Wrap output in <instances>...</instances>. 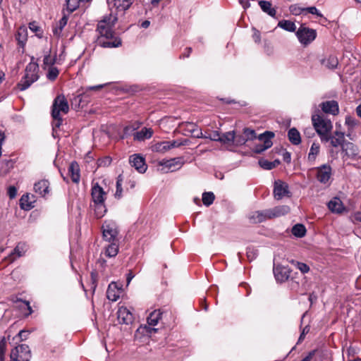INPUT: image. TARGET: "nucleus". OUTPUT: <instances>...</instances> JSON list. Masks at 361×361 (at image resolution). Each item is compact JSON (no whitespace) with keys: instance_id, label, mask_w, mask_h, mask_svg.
Returning <instances> with one entry per match:
<instances>
[{"instance_id":"obj_41","label":"nucleus","mask_w":361,"mask_h":361,"mask_svg":"<svg viewBox=\"0 0 361 361\" xmlns=\"http://www.w3.org/2000/svg\"><path fill=\"white\" fill-rule=\"evenodd\" d=\"M214 199L215 196L212 192H204L202 194V202L207 207L210 206L213 203Z\"/></svg>"},{"instance_id":"obj_21","label":"nucleus","mask_w":361,"mask_h":361,"mask_svg":"<svg viewBox=\"0 0 361 361\" xmlns=\"http://www.w3.org/2000/svg\"><path fill=\"white\" fill-rule=\"evenodd\" d=\"M49 182L48 180L42 179L35 183L34 185V190L42 197H45L49 194Z\"/></svg>"},{"instance_id":"obj_15","label":"nucleus","mask_w":361,"mask_h":361,"mask_svg":"<svg viewBox=\"0 0 361 361\" xmlns=\"http://www.w3.org/2000/svg\"><path fill=\"white\" fill-rule=\"evenodd\" d=\"M134 0H107V4L111 9H115L117 12H125L133 4Z\"/></svg>"},{"instance_id":"obj_63","label":"nucleus","mask_w":361,"mask_h":361,"mask_svg":"<svg viewBox=\"0 0 361 361\" xmlns=\"http://www.w3.org/2000/svg\"><path fill=\"white\" fill-rule=\"evenodd\" d=\"M30 332L27 331L21 330L19 331L16 336L19 337L20 340L23 341L27 338Z\"/></svg>"},{"instance_id":"obj_27","label":"nucleus","mask_w":361,"mask_h":361,"mask_svg":"<svg viewBox=\"0 0 361 361\" xmlns=\"http://www.w3.org/2000/svg\"><path fill=\"white\" fill-rule=\"evenodd\" d=\"M154 131L152 128H143L140 131L133 133L135 140L144 141L149 139L153 135Z\"/></svg>"},{"instance_id":"obj_59","label":"nucleus","mask_w":361,"mask_h":361,"mask_svg":"<svg viewBox=\"0 0 361 361\" xmlns=\"http://www.w3.org/2000/svg\"><path fill=\"white\" fill-rule=\"evenodd\" d=\"M297 267L303 274L307 273L310 270L309 267L306 264L302 262H297Z\"/></svg>"},{"instance_id":"obj_31","label":"nucleus","mask_w":361,"mask_h":361,"mask_svg":"<svg viewBox=\"0 0 361 361\" xmlns=\"http://www.w3.org/2000/svg\"><path fill=\"white\" fill-rule=\"evenodd\" d=\"M118 252V245L117 241L109 242L108 246L105 248V255L108 257H114L117 255Z\"/></svg>"},{"instance_id":"obj_50","label":"nucleus","mask_w":361,"mask_h":361,"mask_svg":"<svg viewBox=\"0 0 361 361\" xmlns=\"http://www.w3.org/2000/svg\"><path fill=\"white\" fill-rule=\"evenodd\" d=\"M28 199V195H23L22 197L20 198V207L23 209H25V210H30L34 206L32 205V202H30V203H27L25 204V202H27Z\"/></svg>"},{"instance_id":"obj_35","label":"nucleus","mask_w":361,"mask_h":361,"mask_svg":"<svg viewBox=\"0 0 361 361\" xmlns=\"http://www.w3.org/2000/svg\"><path fill=\"white\" fill-rule=\"evenodd\" d=\"M161 317V312L159 310L152 312L147 318V324L149 326H156Z\"/></svg>"},{"instance_id":"obj_58","label":"nucleus","mask_w":361,"mask_h":361,"mask_svg":"<svg viewBox=\"0 0 361 361\" xmlns=\"http://www.w3.org/2000/svg\"><path fill=\"white\" fill-rule=\"evenodd\" d=\"M111 162V159L109 157H106L102 159H99L98 161V166H107L110 165Z\"/></svg>"},{"instance_id":"obj_38","label":"nucleus","mask_w":361,"mask_h":361,"mask_svg":"<svg viewBox=\"0 0 361 361\" xmlns=\"http://www.w3.org/2000/svg\"><path fill=\"white\" fill-rule=\"evenodd\" d=\"M320 146L319 144L314 142L310 149L308 153V161L310 162H314L319 153Z\"/></svg>"},{"instance_id":"obj_42","label":"nucleus","mask_w":361,"mask_h":361,"mask_svg":"<svg viewBox=\"0 0 361 361\" xmlns=\"http://www.w3.org/2000/svg\"><path fill=\"white\" fill-rule=\"evenodd\" d=\"M68 22V18L63 16L59 21V26L54 28L53 32L55 35H59L63 28L66 25Z\"/></svg>"},{"instance_id":"obj_30","label":"nucleus","mask_w":361,"mask_h":361,"mask_svg":"<svg viewBox=\"0 0 361 361\" xmlns=\"http://www.w3.org/2000/svg\"><path fill=\"white\" fill-rule=\"evenodd\" d=\"M14 162L11 159L0 161V175L5 176L13 168Z\"/></svg>"},{"instance_id":"obj_43","label":"nucleus","mask_w":361,"mask_h":361,"mask_svg":"<svg viewBox=\"0 0 361 361\" xmlns=\"http://www.w3.org/2000/svg\"><path fill=\"white\" fill-rule=\"evenodd\" d=\"M123 178L121 175H119L116 180V190L115 192V197L120 199L122 197L123 188H122Z\"/></svg>"},{"instance_id":"obj_45","label":"nucleus","mask_w":361,"mask_h":361,"mask_svg":"<svg viewBox=\"0 0 361 361\" xmlns=\"http://www.w3.org/2000/svg\"><path fill=\"white\" fill-rule=\"evenodd\" d=\"M289 11L291 14L294 16H299L305 12V8L300 7L298 4H293L290 6Z\"/></svg>"},{"instance_id":"obj_37","label":"nucleus","mask_w":361,"mask_h":361,"mask_svg":"<svg viewBox=\"0 0 361 361\" xmlns=\"http://www.w3.org/2000/svg\"><path fill=\"white\" fill-rule=\"evenodd\" d=\"M278 26L281 28L283 29L284 30L288 31V32H296V25L295 24L290 20H280L278 23Z\"/></svg>"},{"instance_id":"obj_5","label":"nucleus","mask_w":361,"mask_h":361,"mask_svg":"<svg viewBox=\"0 0 361 361\" xmlns=\"http://www.w3.org/2000/svg\"><path fill=\"white\" fill-rule=\"evenodd\" d=\"M317 35L316 30L310 28L305 24H301L295 32V35L299 42L303 47H307L310 44L316 39Z\"/></svg>"},{"instance_id":"obj_6","label":"nucleus","mask_w":361,"mask_h":361,"mask_svg":"<svg viewBox=\"0 0 361 361\" xmlns=\"http://www.w3.org/2000/svg\"><path fill=\"white\" fill-rule=\"evenodd\" d=\"M312 171L315 172V177L320 183L329 185V180L332 176V168L328 164L313 168Z\"/></svg>"},{"instance_id":"obj_28","label":"nucleus","mask_w":361,"mask_h":361,"mask_svg":"<svg viewBox=\"0 0 361 361\" xmlns=\"http://www.w3.org/2000/svg\"><path fill=\"white\" fill-rule=\"evenodd\" d=\"M16 39L18 41L19 46L23 48L27 39V30L26 27H20L16 34Z\"/></svg>"},{"instance_id":"obj_20","label":"nucleus","mask_w":361,"mask_h":361,"mask_svg":"<svg viewBox=\"0 0 361 361\" xmlns=\"http://www.w3.org/2000/svg\"><path fill=\"white\" fill-rule=\"evenodd\" d=\"M121 293V288L118 286L117 283L111 282L108 286L106 297L109 300L116 302L120 298Z\"/></svg>"},{"instance_id":"obj_2","label":"nucleus","mask_w":361,"mask_h":361,"mask_svg":"<svg viewBox=\"0 0 361 361\" xmlns=\"http://www.w3.org/2000/svg\"><path fill=\"white\" fill-rule=\"evenodd\" d=\"M91 197L94 203V214L97 219L102 218L106 213L105 200L106 193L98 183H94L91 189Z\"/></svg>"},{"instance_id":"obj_48","label":"nucleus","mask_w":361,"mask_h":361,"mask_svg":"<svg viewBox=\"0 0 361 361\" xmlns=\"http://www.w3.org/2000/svg\"><path fill=\"white\" fill-rule=\"evenodd\" d=\"M54 114H51V117L53 118L52 121V128L53 130H55V129L60 128V126L62 125L63 123V118L60 115H56L54 116Z\"/></svg>"},{"instance_id":"obj_24","label":"nucleus","mask_w":361,"mask_h":361,"mask_svg":"<svg viewBox=\"0 0 361 361\" xmlns=\"http://www.w3.org/2000/svg\"><path fill=\"white\" fill-rule=\"evenodd\" d=\"M320 62L322 66L330 70H334L338 66V59L334 55H329L322 59Z\"/></svg>"},{"instance_id":"obj_29","label":"nucleus","mask_w":361,"mask_h":361,"mask_svg":"<svg viewBox=\"0 0 361 361\" xmlns=\"http://www.w3.org/2000/svg\"><path fill=\"white\" fill-rule=\"evenodd\" d=\"M288 137L293 145H298L301 142L300 134L295 128H292L288 130Z\"/></svg>"},{"instance_id":"obj_11","label":"nucleus","mask_w":361,"mask_h":361,"mask_svg":"<svg viewBox=\"0 0 361 361\" xmlns=\"http://www.w3.org/2000/svg\"><path fill=\"white\" fill-rule=\"evenodd\" d=\"M68 111L69 106L65 96L63 94L58 95L54 99L51 114H54V116H56V115H60L61 112L66 114Z\"/></svg>"},{"instance_id":"obj_39","label":"nucleus","mask_w":361,"mask_h":361,"mask_svg":"<svg viewBox=\"0 0 361 361\" xmlns=\"http://www.w3.org/2000/svg\"><path fill=\"white\" fill-rule=\"evenodd\" d=\"M180 126L184 130L190 133L193 137L194 134L198 133V130H202L198 128L197 126L195 123L192 122L183 123Z\"/></svg>"},{"instance_id":"obj_32","label":"nucleus","mask_w":361,"mask_h":361,"mask_svg":"<svg viewBox=\"0 0 361 361\" xmlns=\"http://www.w3.org/2000/svg\"><path fill=\"white\" fill-rule=\"evenodd\" d=\"M235 139V131H228L220 135L219 142L228 146L233 145V140Z\"/></svg>"},{"instance_id":"obj_53","label":"nucleus","mask_w":361,"mask_h":361,"mask_svg":"<svg viewBox=\"0 0 361 361\" xmlns=\"http://www.w3.org/2000/svg\"><path fill=\"white\" fill-rule=\"evenodd\" d=\"M168 142H169V149H171L172 148L178 147L182 145H185L188 143V140H184L183 141L172 140V141H168Z\"/></svg>"},{"instance_id":"obj_18","label":"nucleus","mask_w":361,"mask_h":361,"mask_svg":"<svg viewBox=\"0 0 361 361\" xmlns=\"http://www.w3.org/2000/svg\"><path fill=\"white\" fill-rule=\"evenodd\" d=\"M320 107L323 112L336 116L339 113L338 103L335 100H329L322 102Z\"/></svg>"},{"instance_id":"obj_14","label":"nucleus","mask_w":361,"mask_h":361,"mask_svg":"<svg viewBox=\"0 0 361 361\" xmlns=\"http://www.w3.org/2000/svg\"><path fill=\"white\" fill-rule=\"evenodd\" d=\"M328 140L326 141H322V142H330L331 146L334 147H338L339 146L343 148V145L345 144V133L335 130L332 135L331 133L327 135Z\"/></svg>"},{"instance_id":"obj_64","label":"nucleus","mask_w":361,"mask_h":361,"mask_svg":"<svg viewBox=\"0 0 361 361\" xmlns=\"http://www.w3.org/2000/svg\"><path fill=\"white\" fill-rule=\"evenodd\" d=\"M317 351V350H311L301 361H311Z\"/></svg>"},{"instance_id":"obj_52","label":"nucleus","mask_w":361,"mask_h":361,"mask_svg":"<svg viewBox=\"0 0 361 361\" xmlns=\"http://www.w3.org/2000/svg\"><path fill=\"white\" fill-rule=\"evenodd\" d=\"M29 28L31 31L35 32L36 35L39 37H42V31L40 27L37 25L35 22H32L29 23Z\"/></svg>"},{"instance_id":"obj_60","label":"nucleus","mask_w":361,"mask_h":361,"mask_svg":"<svg viewBox=\"0 0 361 361\" xmlns=\"http://www.w3.org/2000/svg\"><path fill=\"white\" fill-rule=\"evenodd\" d=\"M24 254L23 248L20 246V245H18L16 248L13 250V252L12 255H16L18 257H20L23 256Z\"/></svg>"},{"instance_id":"obj_56","label":"nucleus","mask_w":361,"mask_h":361,"mask_svg":"<svg viewBox=\"0 0 361 361\" xmlns=\"http://www.w3.org/2000/svg\"><path fill=\"white\" fill-rule=\"evenodd\" d=\"M305 11H307L309 13L315 15L319 18H324V16L322 15V13L315 6L307 7V8H305Z\"/></svg>"},{"instance_id":"obj_10","label":"nucleus","mask_w":361,"mask_h":361,"mask_svg":"<svg viewBox=\"0 0 361 361\" xmlns=\"http://www.w3.org/2000/svg\"><path fill=\"white\" fill-rule=\"evenodd\" d=\"M274 137V133L271 131H266L260 134L257 138L262 143L256 145L253 149V152L256 154H261L267 149L270 148L273 142L271 139Z\"/></svg>"},{"instance_id":"obj_49","label":"nucleus","mask_w":361,"mask_h":361,"mask_svg":"<svg viewBox=\"0 0 361 361\" xmlns=\"http://www.w3.org/2000/svg\"><path fill=\"white\" fill-rule=\"evenodd\" d=\"M243 135L247 140H252L257 137L255 131L248 128L243 129Z\"/></svg>"},{"instance_id":"obj_4","label":"nucleus","mask_w":361,"mask_h":361,"mask_svg":"<svg viewBox=\"0 0 361 361\" xmlns=\"http://www.w3.org/2000/svg\"><path fill=\"white\" fill-rule=\"evenodd\" d=\"M312 122L315 131L319 135L321 141H326L327 135L331 132L333 124L329 119L324 118L319 114L312 116Z\"/></svg>"},{"instance_id":"obj_7","label":"nucleus","mask_w":361,"mask_h":361,"mask_svg":"<svg viewBox=\"0 0 361 361\" xmlns=\"http://www.w3.org/2000/svg\"><path fill=\"white\" fill-rule=\"evenodd\" d=\"M30 350L25 344L18 345L11 353V361H30Z\"/></svg>"},{"instance_id":"obj_55","label":"nucleus","mask_w":361,"mask_h":361,"mask_svg":"<svg viewBox=\"0 0 361 361\" xmlns=\"http://www.w3.org/2000/svg\"><path fill=\"white\" fill-rule=\"evenodd\" d=\"M246 254H247V259L250 262L253 261L257 257V256L258 255L257 250L254 248H251V247H248L247 249Z\"/></svg>"},{"instance_id":"obj_8","label":"nucleus","mask_w":361,"mask_h":361,"mask_svg":"<svg viewBox=\"0 0 361 361\" xmlns=\"http://www.w3.org/2000/svg\"><path fill=\"white\" fill-rule=\"evenodd\" d=\"M103 238L108 242L117 241L116 237L118 234V226L115 221H105L102 227Z\"/></svg>"},{"instance_id":"obj_22","label":"nucleus","mask_w":361,"mask_h":361,"mask_svg":"<svg viewBox=\"0 0 361 361\" xmlns=\"http://www.w3.org/2000/svg\"><path fill=\"white\" fill-rule=\"evenodd\" d=\"M248 218L252 224H259L269 219L266 209L253 212L249 215Z\"/></svg>"},{"instance_id":"obj_25","label":"nucleus","mask_w":361,"mask_h":361,"mask_svg":"<svg viewBox=\"0 0 361 361\" xmlns=\"http://www.w3.org/2000/svg\"><path fill=\"white\" fill-rule=\"evenodd\" d=\"M329 209L334 213H342L345 210V207L342 201L338 197H334L328 203Z\"/></svg>"},{"instance_id":"obj_19","label":"nucleus","mask_w":361,"mask_h":361,"mask_svg":"<svg viewBox=\"0 0 361 361\" xmlns=\"http://www.w3.org/2000/svg\"><path fill=\"white\" fill-rule=\"evenodd\" d=\"M266 210L268 219H271L288 214L290 212V207L287 205H280Z\"/></svg>"},{"instance_id":"obj_54","label":"nucleus","mask_w":361,"mask_h":361,"mask_svg":"<svg viewBox=\"0 0 361 361\" xmlns=\"http://www.w3.org/2000/svg\"><path fill=\"white\" fill-rule=\"evenodd\" d=\"M138 128L136 125H129L123 129V137H128L137 128Z\"/></svg>"},{"instance_id":"obj_16","label":"nucleus","mask_w":361,"mask_h":361,"mask_svg":"<svg viewBox=\"0 0 361 361\" xmlns=\"http://www.w3.org/2000/svg\"><path fill=\"white\" fill-rule=\"evenodd\" d=\"M130 165L139 173H145L147 169L145 158L140 154H134L129 157Z\"/></svg>"},{"instance_id":"obj_46","label":"nucleus","mask_w":361,"mask_h":361,"mask_svg":"<svg viewBox=\"0 0 361 361\" xmlns=\"http://www.w3.org/2000/svg\"><path fill=\"white\" fill-rule=\"evenodd\" d=\"M59 73V69L56 67H51L49 68L48 73L47 74V78L51 80L54 81L56 79Z\"/></svg>"},{"instance_id":"obj_62","label":"nucleus","mask_w":361,"mask_h":361,"mask_svg":"<svg viewBox=\"0 0 361 361\" xmlns=\"http://www.w3.org/2000/svg\"><path fill=\"white\" fill-rule=\"evenodd\" d=\"M8 195L11 199L14 198L17 195V190L14 186H10L8 188Z\"/></svg>"},{"instance_id":"obj_44","label":"nucleus","mask_w":361,"mask_h":361,"mask_svg":"<svg viewBox=\"0 0 361 361\" xmlns=\"http://www.w3.org/2000/svg\"><path fill=\"white\" fill-rule=\"evenodd\" d=\"M81 0H66V8L69 13H72L75 11L80 4Z\"/></svg>"},{"instance_id":"obj_1","label":"nucleus","mask_w":361,"mask_h":361,"mask_svg":"<svg viewBox=\"0 0 361 361\" xmlns=\"http://www.w3.org/2000/svg\"><path fill=\"white\" fill-rule=\"evenodd\" d=\"M117 20L116 17H114L111 20V17L104 18L100 20L97 24V32L98 36L96 39V43L98 46L104 48L118 47L121 45V40L118 37H114L113 27L114 22Z\"/></svg>"},{"instance_id":"obj_61","label":"nucleus","mask_w":361,"mask_h":361,"mask_svg":"<svg viewBox=\"0 0 361 361\" xmlns=\"http://www.w3.org/2000/svg\"><path fill=\"white\" fill-rule=\"evenodd\" d=\"M310 331V327L308 326H306L302 331L300 335V337L298 338V343L302 342L304 338H305V335L309 332Z\"/></svg>"},{"instance_id":"obj_13","label":"nucleus","mask_w":361,"mask_h":361,"mask_svg":"<svg viewBox=\"0 0 361 361\" xmlns=\"http://www.w3.org/2000/svg\"><path fill=\"white\" fill-rule=\"evenodd\" d=\"M342 152L344 154L343 157L344 160L347 159L357 160L360 158L358 147L352 142H345L343 145Z\"/></svg>"},{"instance_id":"obj_17","label":"nucleus","mask_w":361,"mask_h":361,"mask_svg":"<svg viewBox=\"0 0 361 361\" xmlns=\"http://www.w3.org/2000/svg\"><path fill=\"white\" fill-rule=\"evenodd\" d=\"M117 317L119 323L130 324L133 322V315L126 307H121L117 312Z\"/></svg>"},{"instance_id":"obj_36","label":"nucleus","mask_w":361,"mask_h":361,"mask_svg":"<svg viewBox=\"0 0 361 361\" xmlns=\"http://www.w3.org/2000/svg\"><path fill=\"white\" fill-rule=\"evenodd\" d=\"M220 133L217 130L214 131L212 134L207 135L203 134L202 130H198L197 134H194V137L197 138H208L212 141H219L220 140Z\"/></svg>"},{"instance_id":"obj_12","label":"nucleus","mask_w":361,"mask_h":361,"mask_svg":"<svg viewBox=\"0 0 361 361\" xmlns=\"http://www.w3.org/2000/svg\"><path fill=\"white\" fill-rule=\"evenodd\" d=\"M273 193L274 198L277 200H281L285 196H290L288 185L281 180L274 181Z\"/></svg>"},{"instance_id":"obj_3","label":"nucleus","mask_w":361,"mask_h":361,"mask_svg":"<svg viewBox=\"0 0 361 361\" xmlns=\"http://www.w3.org/2000/svg\"><path fill=\"white\" fill-rule=\"evenodd\" d=\"M33 59L32 57L31 61L26 66L25 75L18 83V87L20 91L27 90L39 79V66L36 62L32 61Z\"/></svg>"},{"instance_id":"obj_33","label":"nucleus","mask_w":361,"mask_h":361,"mask_svg":"<svg viewBox=\"0 0 361 361\" xmlns=\"http://www.w3.org/2000/svg\"><path fill=\"white\" fill-rule=\"evenodd\" d=\"M152 151L158 153H165L169 150L168 141L159 142L152 145Z\"/></svg>"},{"instance_id":"obj_26","label":"nucleus","mask_w":361,"mask_h":361,"mask_svg":"<svg viewBox=\"0 0 361 361\" xmlns=\"http://www.w3.org/2000/svg\"><path fill=\"white\" fill-rule=\"evenodd\" d=\"M68 173L73 183H78L80 181V168L78 164L76 161H72L69 165Z\"/></svg>"},{"instance_id":"obj_23","label":"nucleus","mask_w":361,"mask_h":361,"mask_svg":"<svg viewBox=\"0 0 361 361\" xmlns=\"http://www.w3.org/2000/svg\"><path fill=\"white\" fill-rule=\"evenodd\" d=\"M274 274L276 281L283 282L289 277V272L286 267L277 266L274 267Z\"/></svg>"},{"instance_id":"obj_57","label":"nucleus","mask_w":361,"mask_h":361,"mask_svg":"<svg viewBox=\"0 0 361 361\" xmlns=\"http://www.w3.org/2000/svg\"><path fill=\"white\" fill-rule=\"evenodd\" d=\"M87 94L86 93L80 94L77 97L75 98V101H78L79 104H82V106H83L85 104H86L89 100L86 99Z\"/></svg>"},{"instance_id":"obj_51","label":"nucleus","mask_w":361,"mask_h":361,"mask_svg":"<svg viewBox=\"0 0 361 361\" xmlns=\"http://www.w3.org/2000/svg\"><path fill=\"white\" fill-rule=\"evenodd\" d=\"M247 141V140L245 138V137L244 136V135H235V139L233 140V145L240 146V145L245 144V142Z\"/></svg>"},{"instance_id":"obj_40","label":"nucleus","mask_w":361,"mask_h":361,"mask_svg":"<svg viewBox=\"0 0 361 361\" xmlns=\"http://www.w3.org/2000/svg\"><path fill=\"white\" fill-rule=\"evenodd\" d=\"M292 234L298 238H302L305 235L306 228L304 225L297 224L292 228Z\"/></svg>"},{"instance_id":"obj_47","label":"nucleus","mask_w":361,"mask_h":361,"mask_svg":"<svg viewBox=\"0 0 361 361\" xmlns=\"http://www.w3.org/2000/svg\"><path fill=\"white\" fill-rule=\"evenodd\" d=\"M259 166L266 170H271L276 167V164L271 163V161H267L264 159H261L259 160Z\"/></svg>"},{"instance_id":"obj_34","label":"nucleus","mask_w":361,"mask_h":361,"mask_svg":"<svg viewBox=\"0 0 361 361\" xmlns=\"http://www.w3.org/2000/svg\"><path fill=\"white\" fill-rule=\"evenodd\" d=\"M259 5L264 13H267L271 17H274L276 16V11L275 8L271 7V4L269 1L262 0L259 1Z\"/></svg>"},{"instance_id":"obj_9","label":"nucleus","mask_w":361,"mask_h":361,"mask_svg":"<svg viewBox=\"0 0 361 361\" xmlns=\"http://www.w3.org/2000/svg\"><path fill=\"white\" fill-rule=\"evenodd\" d=\"M184 159L182 157H175L170 159H162L159 161V166H162L161 171L164 173L175 171L180 169L184 164Z\"/></svg>"}]
</instances>
